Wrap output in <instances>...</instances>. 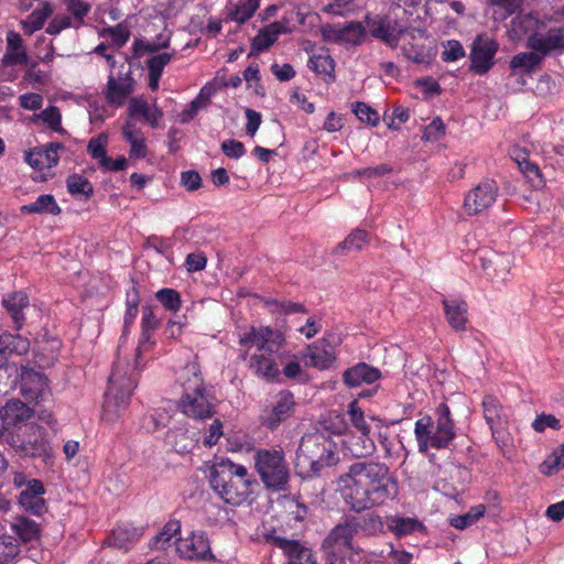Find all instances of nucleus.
I'll list each match as a JSON object with an SVG mask.
<instances>
[{
	"instance_id": "c85d7f7f",
	"label": "nucleus",
	"mask_w": 564,
	"mask_h": 564,
	"mask_svg": "<svg viewBox=\"0 0 564 564\" xmlns=\"http://www.w3.org/2000/svg\"><path fill=\"white\" fill-rule=\"evenodd\" d=\"M290 32L289 28L284 22L274 21L268 25H264L259 30L257 35L252 39L251 51L261 53L272 46L281 34Z\"/></svg>"
},
{
	"instance_id": "de8ad7c7",
	"label": "nucleus",
	"mask_w": 564,
	"mask_h": 564,
	"mask_svg": "<svg viewBox=\"0 0 564 564\" xmlns=\"http://www.w3.org/2000/svg\"><path fill=\"white\" fill-rule=\"evenodd\" d=\"M8 47L4 55V62L8 64H26L28 54L22 45V37L19 33L11 31L7 36Z\"/></svg>"
},
{
	"instance_id": "bf43d9fd",
	"label": "nucleus",
	"mask_w": 564,
	"mask_h": 564,
	"mask_svg": "<svg viewBox=\"0 0 564 564\" xmlns=\"http://www.w3.org/2000/svg\"><path fill=\"white\" fill-rule=\"evenodd\" d=\"M158 302L169 312L176 313L182 307V299L178 291L164 288L155 293Z\"/></svg>"
},
{
	"instance_id": "4c0bfd02",
	"label": "nucleus",
	"mask_w": 564,
	"mask_h": 564,
	"mask_svg": "<svg viewBox=\"0 0 564 564\" xmlns=\"http://www.w3.org/2000/svg\"><path fill=\"white\" fill-rule=\"evenodd\" d=\"M20 212L23 215L37 214L57 216L62 213V208L52 194H41L33 203L22 205Z\"/></svg>"
},
{
	"instance_id": "e433bc0d",
	"label": "nucleus",
	"mask_w": 564,
	"mask_h": 564,
	"mask_svg": "<svg viewBox=\"0 0 564 564\" xmlns=\"http://www.w3.org/2000/svg\"><path fill=\"white\" fill-rule=\"evenodd\" d=\"M344 446L346 453L358 460L371 456L376 451V444L370 434L350 435L345 440Z\"/></svg>"
},
{
	"instance_id": "338daca9",
	"label": "nucleus",
	"mask_w": 564,
	"mask_h": 564,
	"mask_svg": "<svg viewBox=\"0 0 564 564\" xmlns=\"http://www.w3.org/2000/svg\"><path fill=\"white\" fill-rule=\"evenodd\" d=\"M352 112L361 122L368 123L372 127L379 123V113L365 102L356 101L352 105Z\"/></svg>"
},
{
	"instance_id": "b1692460",
	"label": "nucleus",
	"mask_w": 564,
	"mask_h": 564,
	"mask_svg": "<svg viewBox=\"0 0 564 564\" xmlns=\"http://www.w3.org/2000/svg\"><path fill=\"white\" fill-rule=\"evenodd\" d=\"M482 410L484 417L486 423L488 424L492 437L499 442L503 441L505 429L503 425L507 423L506 415L503 413V408L500 401L491 395H485L482 399Z\"/></svg>"
},
{
	"instance_id": "69168bd1",
	"label": "nucleus",
	"mask_w": 564,
	"mask_h": 564,
	"mask_svg": "<svg viewBox=\"0 0 564 564\" xmlns=\"http://www.w3.org/2000/svg\"><path fill=\"white\" fill-rule=\"evenodd\" d=\"M208 97H204L202 93L195 97L189 105L178 115L181 123H187L192 121L200 109H204L208 105Z\"/></svg>"
},
{
	"instance_id": "4d7b16f0",
	"label": "nucleus",
	"mask_w": 564,
	"mask_h": 564,
	"mask_svg": "<svg viewBox=\"0 0 564 564\" xmlns=\"http://www.w3.org/2000/svg\"><path fill=\"white\" fill-rule=\"evenodd\" d=\"M171 421V415L164 409H154L142 420V426L150 433H155L166 427Z\"/></svg>"
},
{
	"instance_id": "052dcab7",
	"label": "nucleus",
	"mask_w": 564,
	"mask_h": 564,
	"mask_svg": "<svg viewBox=\"0 0 564 564\" xmlns=\"http://www.w3.org/2000/svg\"><path fill=\"white\" fill-rule=\"evenodd\" d=\"M20 551V543L12 535L0 534V564H9Z\"/></svg>"
},
{
	"instance_id": "72a5a7b5",
	"label": "nucleus",
	"mask_w": 564,
	"mask_h": 564,
	"mask_svg": "<svg viewBox=\"0 0 564 564\" xmlns=\"http://www.w3.org/2000/svg\"><path fill=\"white\" fill-rule=\"evenodd\" d=\"M172 33L170 31L159 33L153 40L145 37H135L132 44L133 55L141 57L148 53H159L161 50L169 48L171 45Z\"/></svg>"
},
{
	"instance_id": "bb28decb",
	"label": "nucleus",
	"mask_w": 564,
	"mask_h": 564,
	"mask_svg": "<svg viewBox=\"0 0 564 564\" xmlns=\"http://www.w3.org/2000/svg\"><path fill=\"white\" fill-rule=\"evenodd\" d=\"M347 415L350 424L362 435L370 434L371 427L369 421L375 423L376 429L388 427L389 423L376 415H366L365 411L360 408L357 400L348 404ZM395 422H390L394 424Z\"/></svg>"
},
{
	"instance_id": "e2e57ef3",
	"label": "nucleus",
	"mask_w": 564,
	"mask_h": 564,
	"mask_svg": "<svg viewBox=\"0 0 564 564\" xmlns=\"http://www.w3.org/2000/svg\"><path fill=\"white\" fill-rule=\"evenodd\" d=\"M564 468V444L554 449L553 453L541 464V473L553 475Z\"/></svg>"
},
{
	"instance_id": "09e8293b",
	"label": "nucleus",
	"mask_w": 564,
	"mask_h": 564,
	"mask_svg": "<svg viewBox=\"0 0 564 564\" xmlns=\"http://www.w3.org/2000/svg\"><path fill=\"white\" fill-rule=\"evenodd\" d=\"M542 61V56L534 51L522 52L512 56L509 66L512 70L520 68L525 74H532L540 68Z\"/></svg>"
},
{
	"instance_id": "5701e85b",
	"label": "nucleus",
	"mask_w": 564,
	"mask_h": 564,
	"mask_svg": "<svg viewBox=\"0 0 564 564\" xmlns=\"http://www.w3.org/2000/svg\"><path fill=\"white\" fill-rule=\"evenodd\" d=\"M45 488L41 480L31 479L28 487L23 489L18 498L19 505L28 512L42 516L46 512L47 507L44 499Z\"/></svg>"
},
{
	"instance_id": "0e129e2a",
	"label": "nucleus",
	"mask_w": 564,
	"mask_h": 564,
	"mask_svg": "<svg viewBox=\"0 0 564 564\" xmlns=\"http://www.w3.org/2000/svg\"><path fill=\"white\" fill-rule=\"evenodd\" d=\"M485 513V507L479 505L477 507L471 508L467 513L463 516H458L454 518L451 524L459 530H464L467 527L474 524L477 520H479Z\"/></svg>"
},
{
	"instance_id": "603ef678",
	"label": "nucleus",
	"mask_w": 564,
	"mask_h": 564,
	"mask_svg": "<svg viewBox=\"0 0 564 564\" xmlns=\"http://www.w3.org/2000/svg\"><path fill=\"white\" fill-rule=\"evenodd\" d=\"M492 8V19L502 22L521 9V0H487Z\"/></svg>"
},
{
	"instance_id": "f704fd0d",
	"label": "nucleus",
	"mask_w": 564,
	"mask_h": 564,
	"mask_svg": "<svg viewBox=\"0 0 564 564\" xmlns=\"http://www.w3.org/2000/svg\"><path fill=\"white\" fill-rule=\"evenodd\" d=\"M122 135L130 144L129 155L132 159H143L148 154L145 139L142 131L137 128L135 123L128 120L122 127Z\"/></svg>"
},
{
	"instance_id": "49530a36",
	"label": "nucleus",
	"mask_w": 564,
	"mask_h": 564,
	"mask_svg": "<svg viewBox=\"0 0 564 564\" xmlns=\"http://www.w3.org/2000/svg\"><path fill=\"white\" fill-rule=\"evenodd\" d=\"M66 187L68 193L79 199L89 200L94 195V186L91 182L82 174H70L66 178Z\"/></svg>"
},
{
	"instance_id": "37998d69",
	"label": "nucleus",
	"mask_w": 564,
	"mask_h": 564,
	"mask_svg": "<svg viewBox=\"0 0 564 564\" xmlns=\"http://www.w3.org/2000/svg\"><path fill=\"white\" fill-rule=\"evenodd\" d=\"M166 443L170 444L175 452L187 454L195 447V440L184 426H174L166 433Z\"/></svg>"
},
{
	"instance_id": "ddd939ff",
	"label": "nucleus",
	"mask_w": 564,
	"mask_h": 564,
	"mask_svg": "<svg viewBox=\"0 0 564 564\" xmlns=\"http://www.w3.org/2000/svg\"><path fill=\"white\" fill-rule=\"evenodd\" d=\"M34 410L20 399H9L0 406V442L8 443L12 436L21 433L23 426L33 417Z\"/></svg>"
},
{
	"instance_id": "9b49d317",
	"label": "nucleus",
	"mask_w": 564,
	"mask_h": 564,
	"mask_svg": "<svg viewBox=\"0 0 564 564\" xmlns=\"http://www.w3.org/2000/svg\"><path fill=\"white\" fill-rule=\"evenodd\" d=\"M364 22L367 25L368 35L393 50L399 46L401 37L410 31V25L399 19L398 13L392 9L386 14L368 13Z\"/></svg>"
},
{
	"instance_id": "7ed1b4c3",
	"label": "nucleus",
	"mask_w": 564,
	"mask_h": 564,
	"mask_svg": "<svg viewBox=\"0 0 564 564\" xmlns=\"http://www.w3.org/2000/svg\"><path fill=\"white\" fill-rule=\"evenodd\" d=\"M238 337V344L242 348L239 356L241 360H246L250 349L256 347V352L249 358V368L252 373L268 382L276 380L280 370L274 354L283 347L284 335L269 326H251Z\"/></svg>"
},
{
	"instance_id": "20e7f679",
	"label": "nucleus",
	"mask_w": 564,
	"mask_h": 564,
	"mask_svg": "<svg viewBox=\"0 0 564 564\" xmlns=\"http://www.w3.org/2000/svg\"><path fill=\"white\" fill-rule=\"evenodd\" d=\"M178 381L182 391L175 402L177 411L195 421L212 419L217 412L218 400L207 388L200 367L195 362L186 365Z\"/></svg>"
},
{
	"instance_id": "a878e982",
	"label": "nucleus",
	"mask_w": 564,
	"mask_h": 564,
	"mask_svg": "<svg viewBox=\"0 0 564 564\" xmlns=\"http://www.w3.org/2000/svg\"><path fill=\"white\" fill-rule=\"evenodd\" d=\"M509 155L514 161L523 174V176L531 183L533 187L543 186L541 170L535 162L529 160V151L520 145H512L509 150Z\"/></svg>"
},
{
	"instance_id": "6e6d98bb",
	"label": "nucleus",
	"mask_w": 564,
	"mask_h": 564,
	"mask_svg": "<svg viewBox=\"0 0 564 564\" xmlns=\"http://www.w3.org/2000/svg\"><path fill=\"white\" fill-rule=\"evenodd\" d=\"M260 0H238V3L229 11L230 20L245 23L252 18L259 8Z\"/></svg>"
},
{
	"instance_id": "f257e3e1",
	"label": "nucleus",
	"mask_w": 564,
	"mask_h": 564,
	"mask_svg": "<svg viewBox=\"0 0 564 564\" xmlns=\"http://www.w3.org/2000/svg\"><path fill=\"white\" fill-rule=\"evenodd\" d=\"M336 484L344 503L357 513L387 506L399 492L398 480L389 466L375 459L354 462Z\"/></svg>"
},
{
	"instance_id": "6ab92c4d",
	"label": "nucleus",
	"mask_w": 564,
	"mask_h": 564,
	"mask_svg": "<svg viewBox=\"0 0 564 564\" xmlns=\"http://www.w3.org/2000/svg\"><path fill=\"white\" fill-rule=\"evenodd\" d=\"M270 542L282 550L286 557V564H318L313 551L297 540L272 534Z\"/></svg>"
},
{
	"instance_id": "4468645a",
	"label": "nucleus",
	"mask_w": 564,
	"mask_h": 564,
	"mask_svg": "<svg viewBox=\"0 0 564 564\" xmlns=\"http://www.w3.org/2000/svg\"><path fill=\"white\" fill-rule=\"evenodd\" d=\"M295 408L294 394L289 390H282L276 394L272 404L262 411L260 423L269 431H275L294 414Z\"/></svg>"
},
{
	"instance_id": "423d86ee",
	"label": "nucleus",
	"mask_w": 564,
	"mask_h": 564,
	"mask_svg": "<svg viewBox=\"0 0 564 564\" xmlns=\"http://www.w3.org/2000/svg\"><path fill=\"white\" fill-rule=\"evenodd\" d=\"M339 462L336 444L332 437L321 431L306 433L302 436L295 452L294 468L303 479H312L321 475L325 467Z\"/></svg>"
},
{
	"instance_id": "dca6fc26",
	"label": "nucleus",
	"mask_w": 564,
	"mask_h": 564,
	"mask_svg": "<svg viewBox=\"0 0 564 564\" xmlns=\"http://www.w3.org/2000/svg\"><path fill=\"white\" fill-rule=\"evenodd\" d=\"M498 184L486 178L470 189L464 198V208L468 215H477L494 205L498 197Z\"/></svg>"
},
{
	"instance_id": "a211bd4d",
	"label": "nucleus",
	"mask_w": 564,
	"mask_h": 564,
	"mask_svg": "<svg viewBox=\"0 0 564 564\" xmlns=\"http://www.w3.org/2000/svg\"><path fill=\"white\" fill-rule=\"evenodd\" d=\"M135 80L130 69L118 72L117 76L110 74L104 90L107 102L111 106H123L134 91Z\"/></svg>"
},
{
	"instance_id": "c9c22d12",
	"label": "nucleus",
	"mask_w": 564,
	"mask_h": 564,
	"mask_svg": "<svg viewBox=\"0 0 564 564\" xmlns=\"http://www.w3.org/2000/svg\"><path fill=\"white\" fill-rule=\"evenodd\" d=\"M176 52L173 51L171 53L163 52L158 53L149 57L145 62L148 68L149 76V87L152 91L159 89L160 79L162 77L163 70L165 66L173 59Z\"/></svg>"
},
{
	"instance_id": "58836bf2",
	"label": "nucleus",
	"mask_w": 564,
	"mask_h": 564,
	"mask_svg": "<svg viewBox=\"0 0 564 564\" xmlns=\"http://www.w3.org/2000/svg\"><path fill=\"white\" fill-rule=\"evenodd\" d=\"M332 31L336 40L354 45L361 44L368 34L366 23L359 21H350L340 28H334Z\"/></svg>"
},
{
	"instance_id": "864d4df0",
	"label": "nucleus",
	"mask_w": 564,
	"mask_h": 564,
	"mask_svg": "<svg viewBox=\"0 0 564 564\" xmlns=\"http://www.w3.org/2000/svg\"><path fill=\"white\" fill-rule=\"evenodd\" d=\"M41 120L48 129L54 132L64 134L66 130L62 126V115L61 110L56 106H48L40 113H35L33 116V121L36 122Z\"/></svg>"
},
{
	"instance_id": "ea45409f",
	"label": "nucleus",
	"mask_w": 564,
	"mask_h": 564,
	"mask_svg": "<svg viewBox=\"0 0 564 564\" xmlns=\"http://www.w3.org/2000/svg\"><path fill=\"white\" fill-rule=\"evenodd\" d=\"M369 243L370 234L365 229L355 228L341 242L335 247L333 253L346 254L352 251L359 252Z\"/></svg>"
},
{
	"instance_id": "774afa93",
	"label": "nucleus",
	"mask_w": 564,
	"mask_h": 564,
	"mask_svg": "<svg viewBox=\"0 0 564 564\" xmlns=\"http://www.w3.org/2000/svg\"><path fill=\"white\" fill-rule=\"evenodd\" d=\"M107 142L108 139L104 134H99L88 142L87 152L93 159L97 160L99 164L107 156Z\"/></svg>"
},
{
	"instance_id": "aec40b11",
	"label": "nucleus",
	"mask_w": 564,
	"mask_h": 564,
	"mask_svg": "<svg viewBox=\"0 0 564 564\" xmlns=\"http://www.w3.org/2000/svg\"><path fill=\"white\" fill-rule=\"evenodd\" d=\"M4 314L10 318L12 328L20 332L26 323V312L30 310V299L25 292L14 291L3 295L1 300Z\"/></svg>"
},
{
	"instance_id": "680f3d73",
	"label": "nucleus",
	"mask_w": 564,
	"mask_h": 564,
	"mask_svg": "<svg viewBox=\"0 0 564 564\" xmlns=\"http://www.w3.org/2000/svg\"><path fill=\"white\" fill-rule=\"evenodd\" d=\"M402 53L408 59L416 64H429L432 59V54L423 45L412 42L402 45Z\"/></svg>"
},
{
	"instance_id": "0eeeda50",
	"label": "nucleus",
	"mask_w": 564,
	"mask_h": 564,
	"mask_svg": "<svg viewBox=\"0 0 564 564\" xmlns=\"http://www.w3.org/2000/svg\"><path fill=\"white\" fill-rule=\"evenodd\" d=\"M431 415H424L414 424V436L421 454L430 448L441 451L451 446L456 438V424L446 402L440 403Z\"/></svg>"
},
{
	"instance_id": "13d9d810",
	"label": "nucleus",
	"mask_w": 564,
	"mask_h": 564,
	"mask_svg": "<svg viewBox=\"0 0 564 564\" xmlns=\"http://www.w3.org/2000/svg\"><path fill=\"white\" fill-rule=\"evenodd\" d=\"M181 530V523L177 520H171L163 529L152 539L151 546L158 550H165L171 539Z\"/></svg>"
},
{
	"instance_id": "6e6552de",
	"label": "nucleus",
	"mask_w": 564,
	"mask_h": 564,
	"mask_svg": "<svg viewBox=\"0 0 564 564\" xmlns=\"http://www.w3.org/2000/svg\"><path fill=\"white\" fill-rule=\"evenodd\" d=\"M516 35L527 34L525 46L544 58L554 51H564V28H550L546 33L539 32V22L531 14L517 15L511 20Z\"/></svg>"
},
{
	"instance_id": "4be33fe9",
	"label": "nucleus",
	"mask_w": 564,
	"mask_h": 564,
	"mask_svg": "<svg viewBox=\"0 0 564 564\" xmlns=\"http://www.w3.org/2000/svg\"><path fill=\"white\" fill-rule=\"evenodd\" d=\"M306 365L319 370L329 369L336 360V349L327 339L319 338L306 348Z\"/></svg>"
},
{
	"instance_id": "2f4dec72",
	"label": "nucleus",
	"mask_w": 564,
	"mask_h": 564,
	"mask_svg": "<svg viewBox=\"0 0 564 564\" xmlns=\"http://www.w3.org/2000/svg\"><path fill=\"white\" fill-rule=\"evenodd\" d=\"M356 535L377 536L384 533V522L376 512L361 516H347Z\"/></svg>"
},
{
	"instance_id": "79ce46f5",
	"label": "nucleus",
	"mask_w": 564,
	"mask_h": 564,
	"mask_svg": "<svg viewBox=\"0 0 564 564\" xmlns=\"http://www.w3.org/2000/svg\"><path fill=\"white\" fill-rule=\"evenodd\" d=\"M140 538V533L135 528L130 525H117L111 535L107 539L110 546L119 550L128 551Z\"/></svg>"
},
{
	"instance_id": "473e14b6",
	"label": "nucleus",
	"mask_w": 564,
	"mask_h": 564,
	"mask_svg": "<svg viewBox=\"0 0 564 564\" xmlns=\"http://www.w3.org/2000/svg\"><path fill=\"white\" fill-rule=\"evenodd\" d=\"M30 340L17 332H3L0 334V355L3 357L24 356L30 350Z\"/></svg>"
},
{
	"instance_id": "c03bdc74",
	"label": "nucleus",
	"mask_w": 564,
	"mask_h": 564,
	"mask_svg": "<svg viewBox=\"0 0 564 564\" xmlns=\"http://www.w3.org/2000/svg\"><path fill=\"white\" fill-rule=\"evenodd\" d=\"M307 67L317 75H324L327 83L335 82V62L327 52L313 54L307 62Z\"/></svg>"
},
{
	"instance_id": "f8f14e48",
	"label": "nucleus",
	"mask_w": 564,
	"mask_h": 564,
	"mask_svg": "<svg viewBox=\"0 0 564 564\" xmlns=\"http://www.w3.org/2000/svg\"><path fill=\"white\" fill-rule=\"evenodd\" d=\"M356 533L345 517L327 534L322 543V551L326 564H341L346 555L352 550V539Z\"/></svg>"
},
{
	"instance_id": "1a4fd4ad",
	"label": "nucleus",
	"mask_w": 564,
	"mask_h": 564,
	"mask_svg": "<svg viewBox=\"0 0 564 564\" xmlns=\"http://www.w3.org/2000/svg\"><path fill=\"white\" fill-rule=\"evenodd\" d=\"M254 469L265 488L285 491L290 468L282 448H258L253 454Z\"/></svg>"
},
{
	"instance_id": "393cba45",
	"label": "nucleus",
	"mask_w": 564,
	"mask_h": 564,
	"mask_svg": "<svg viewBox=\"0 0 564 564\" xmlns=\"http://www.w3.org/2000/svg\"><path fill=\"white\" fill-rule=\"evenodd\" d=\"M20 392L28 401H37L46 386V377L29 367H21L19 373Z\"/></svg>"
},
{
	"instance_id": "412c9836",
	"label": "nucleus",
	"mask_w": 564,
	"mask_h": 564,
	"mask_svg": "<svg viewBox=\"0 0 564 564\" xmlns=\"http://www.w3.org/2000/svg\"><path fill=\"white\" fill-rule=\"evenodd\" d=\"M65 145L61 142H48L35 147L25 153V161L33 169L44 171L57 166L59 162L58 151L64 150Z\"/></svg>"
},
{
	"instance_id": "f3484780",
	"label": "nucleus",
	"mask_w": 564,
	"mask_h": 564,
	"mask_svg": "<svg viewBox=\"0 0 564 564\" xmlns=\"http://www.w3.org/2000/svg\"><path fill=\"white\" fill-rule=\"evenodd\" d=\"M176 551L186 560L216 561L212 553L209 540L204 531L192 532L186 539H178Z\"/></svg>"
},
{
	"instance_id": "7c9ffc66",
	"label": "nucleus",
	"mask_w": 564,
	"mask_h": 564,
	"mask_svg": "<svg viewBox=\"0 0 564 564\" xmlns=\"http://www.w3.org/2000/svg\"><path fill=\"white\" fill-rule=\"evenodd\" d=\"M442 304L448 325L455 332H465L468 322V305L466 301L458 299H444Z\"/></svg>"
},
{
	"instance_id": "2eb2a0df",
	"label": "nucleus",
	"mask_w": 564,
	"mask_h": 564,
	"mask_svg": "<svg viewBox=\"0 0 564 564\" xmlns=\"http://www.w3.org/2000/svg\"><path fill=\"white\" fill-rule=\"evenodd\" d=\"M498 48L499 44L496 40L486 35H478L471 46L469 69L477 75L487 74L495 64V55Z\"/></svg>"
},
{
	"instance_id": "a18cd8bd",
	"label": "nucleus",
	"mask_w": 564,
	"mask_h": 564,
	"mask_svg": "<svg viewBox=\"0 0 564 564\" xmlns=\"http://www.w3.org/2000/svg\"><path fill=\"white\" fill-rule=\"evenodd\" d=\"M387 525L397 538L410 535L424 529L423 524L415 518L392 516L388 518Z\"/></svg>"
},
{
	"instance_id": "8fccbe9b",
	"label": "nucleus",
	"mask_w": 564,
	"mask_h": 564,
	"mask_svg": "<svg viewBox=\"0 0 564 564\" xmlns=\"http://www.w3.org/2000/svg\"><path fill=\"white\" fill-rule=\"evenodd\" d=\"M53 7L50 2H43L41 8L35 9L25 21H23V31L25 34H32L41 30L45 21L52 15Z\"/></svg>"
},
{
	"instance_id": "f03ea898",
	"label": "nucleus",
	"mask_w": 564,
	"mask_h": 564,
	"mask_svg": "<svg viewBox=\"0 0 564 564\" xmlns=\"http://www.w3.org/2000/svg\"><path fill=\"white\" fill-rule=\"evenodd\" d=\"M153 333L141 329L133 362L128 359L115 361L104 397L101 420L115 422L128 409L132 392L138 386L140 372L148 364L144 355L155 346Z\"/></svg>"
},
{
	"instance_id": "39448f33",
	"label": "nucleus",
	"mask_w": 564,
	"mask_h": 564,
	"mask_svg": "<svg viewBox=\"0 0 564 564\" xmlns=\"http://www.w3.org/2000/svg\"><path fill=\"white\" fill-rule=\"evenodd\" d=\"M210 488L226 503L241 506L252 496L257 479L247 467L228 458L215 462L207 475Z\"/></svg>"
},
{
	"instance_id": "5fc2aeb1",
	"label": "nucleus",
	"mask_w": 564,
	"mask_h": 564,
	"mask_svg": "<svg viewBox=\"0 0 564 564\" xmlns=\"http://www.w3.org/2000/svg\"><path fill=\"white\" fill-rule=\"evenodd\" d=\"M140 293L135 285L126 292V312L123 316V328L128 332L139 313Z\"/></svg>"
},
{
	"instance_id": "a19ab883",
	"label": "nucleus",
	"mask_w": 564,
	"mask_h": 564,
	"mask_svg": "<svg viewBox=\"0 0 564 564\" xmlns=\"http://www.w3.org/2000/svg\"><path fill=\"white\" fill-rule=\"evenodd\" d=\"M128 113L130 118L142 117L152 128H156L160 119L163 117V112L158 107L151 109L149 104L140 98H131L128 107Z\"/></svg>"
},
{
	"instance_id": "c756f323",
	"label": "nucleus",
	"mask_w": 564,
	"mask_h": 564,
	"mask_svg": "<svg viewBox=\"0 0 564 564\" xmlns=\"http://www.w3.org/2000/svg\"><path fill=\"white\" fill-rule=\"evenodd\" d=\"M11 532L19 539V543H31L40 539L42 528L39 522L26 517L15 516L9 522Z\"/></svg>"
},
{
	"instance_id": "9d476101",
	"label": "nucleus",
	"mask_w": 564,
	"mask_h": 564,
	"mask_svg": "<svg viewBox=\"0 0 564 564\" xmlns=\"http://www.w3.org/2000/svg\"><path fill=\"white\" fill-rule=\"evenodd\" d=\"M7 444L21 457H39L45 464L53 463V448L47 431L39 424H29L22 433L12 436Z\"/></svg>"
},
{
	"instance_id": "3c124183",
	"label": "nucleus",
	"mask_w": 564,
	"mask_h": 564,
	"mask_svg": "<svg viewBox=\"0 0 564 564\" xmlns=\"http://www.w3.org/2000/svg\"><path fill=\"white\" fill-rule=\"evenodd\" d=\"M68 19L73 22V29L78 30L85 25V18L91 10V4L85 0H64Z\"/></svg>"
},
{
	"instance_id": "cd10ccee",
	"label": "nucleus",
	"mask_w": 564,
	"mask_h": 564,
	"mask_svg": "<svg viewBox=\"0 0 564 564\" xmlns=\"http://www.w3.org/2000/svg\"><path fill=\"white\" fill-rule=\"evenodd\" d=\"M380 377L381 372L379 369L366 362H359L344 371L343 381L349 388H357L362 383L371 384L379 380Z\"/></svg>"
}]
</instances>
